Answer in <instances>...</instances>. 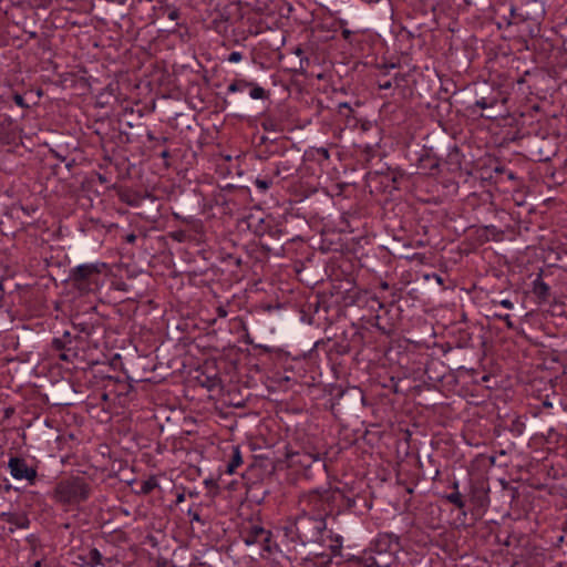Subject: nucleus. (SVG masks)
<instances>
[{"instance_id":"17","label":"nucleus","mask_w":567,"mask_h":567,"mask_svg":"<svg viewBox=\"0 0 567 567\" xmlns=\"http://www.w3.org/2000/svg\"><path fill=\"white\" fill-rule=\"evenodd\" d=\"M446 499L455 505L457 508H463L465 506V503L462 498V495L458 491L453 492L446 496Z\"/></svg>"},{"instance_id":"31","label":"nucleus","mask_w":567,"mask_h":567,"mask_svg":"<svg viewBox=\"0 0 567 567\" xmlns=\"http://www.w3.org/2000/svg\"><path fill=\"white\" fill-rule=\"evenodd\" d=\"M60 359H61V360H64V361H68V360H69V357H68V354H66V353H61V354H60Z\"/></svg>"},{"instance_id":"13","label":"nucleus","mask_w":567,"mask_h":567,"mask_svg":"<svg viewBox=\"0 0 567 567\" xmlns=\"http://www.w3.org/2000/svg\"><path fill=\"white\" fill-rule=\"evenodd\" d=\"M249 95L254 100H264L267 97V92L264 87L251 82Z\"/></svg>"},{"instance_id":"38","label":"nucleus","mask_w":567,"mask_h":567,"mask_svg":"<svg viewBox=\"0 0 567 567\" xmlns=\"http://www.w3.org/2000/svg\"><path fill=\"white\" fill-rule=\"evenodd\" d=\"M436 281L442 282L441 277H439V276H437V277H436Z\"/></svg>"},{"instance_id":"19","label":"nucleus","mask_w":567,"mask_h":567,"mask_svg":"<svg viewBox=\"0 0 567 567\" xmlns=\"http://www.w3.org/2000/svg\"><path fill=\"white\" fill-rule=\"evenodd\" d=\"M492 305L493 306L499 305V306H502V307H504L506 309H513L514 308V303L509 299H502L499 301L493 300Z\"/></svg>"},{"instance_id":"37","label":"nucleus","mask_w":567,"mask_h":567,"mask_svg":"<svg viewBox=\"0 0 567 567\" xmlns=\"http://www.w3.org/2000/svg\"><path fill=\"white\" fill-rule=\"evenodd\" d=\"M63 337L64 338H69L70 337V332H65Z\"/></svg>"},{"instance_id":"22","label":"nucleus","mask_w":567,"mask_h":567,"mask_svg":"<svg viewBox=\"0 0 567 567\" xmlns=\"http://www.w3.org/2000/svg\"><path fill=\"white\" fill-rule=\"evenodd\" d=\"M187 514L190 516L192 522H202L200 515L197 511H193L192 508H189Z\"/></svg>"},{"instance_id":"1","label":"nucleus","mask_w":567,"mask_h":567,"mask_svg":"<svg viewBox=\"0 0 567 567\" xmlns=\"http://www.w3.org/2000/svg\"><path fill=\"white\" fill-rule=\"evenodd\" d=\"M285 536L303 546L326 543L327 522L321 516L299 514L284 527Z\"/></svg>"},{"instance_id":"21","label":"nucleus","mask_w":567,"mask_h":567,"mask_svg":"<svg viewBox=\"0 0 567 567\" xmlns=\"http://www.w3.org/2000/svg\"><path fill=\"white\" fill-rule=\"evenodd\" d=\"M501 320L505 322V324H506V327L508 329H514L515 328L511 315L505 313L503 317H501Z\"/></svg>"},{"instance_id":"15","label":"nucleus","mask_w":567,"mask_h":567,"mask_svg":"<svg viewBox=\"0 0 567 567\" xmlns=\"http://www.w3.org/2000/svg\"><path fill=\"white\" fill-rule=\"evenodd\" d=\"M243 463L241 455L238 449H235L231 461L227 465V472L233 474L235 470Z\"/></svg>"},{"instance_id":"27","label":"nucleus","mask_w":567,"mask_h":567,"mask_svg":"<svg viewBox=\"0 0 567 567\" xmlns=\"http://www.w3.org/2000/svg\"><path fill=\"white\" fill-rule=\"evenodd\" d=\"M391 86H392L391 81H385V82L379 84V87L381 90H389V89H391Z\"/></svg>"},{"instance_id":"5","label":"nucleus","mask_w":567,"mask_h":567,"mask_svg":"<svg viewBox=\"0 0 567 567\" xmlns=\"http://www.w3.org/2000/svg\"><path fill=\"white\" fill-rule=\"evenodd\" d=\"M100 272V265L83 264L71 270L69 279L76 290L86 293L97 285Z\"/></svg>"},{"instance_id":"28","label":"nucleus","mask_w":567,"mask_h":567,"mask_svg":"<svg viewBox=\"0 0 567 567\" xmlns=\"http://www.w3.org/2000/svg\"><path fill=\"white\" fill-rule=\"evenodd\" d=\"M136 240V235L130 234L126 236V241L133 244Z\"/></svg>"},{"instance_id":"23","label":"nucleus","mask_w":567,"mask_h":567,"mask_svg":"<svg viewBox=\"0 0 567 567\" xmlns=\"http://www.w3.org/2000/svg\"><path fill=\"white\" fill-rule=\"evenodd\" d=\"M13 101L17 105H19L20 107H27V104L24 103V99L22 95L20 94H14L13 96Z\"/></svg>"},{"instance_id":"29","label":"nucleus","mask_w":567,"mask_h":567,"mask_svg":"<svg viewBox=\"0 0 567 567\" xmlns=\"http://www.w3.org/2000/svg\"><path fill=\"white\" fill-rule=\"evenodd\" d=\"M185 501V494L184 493H179L176 497V504H181Z\"/></svg>"},{"instance_id":"34","label":"nucleus","mask_w":567,"mask_h":567,"mask_svg":"<svg viewBox=\"0 0 567 567\" xmlns=\"http://www.w3.org/2000/svg\"><path fill=\"white\" fill-rule=\"evenodd\" d=\"M503 316H504V315H502V313H497V312H495V313L493 315V317H494V318H496V319H498V320H501V317H503Z\"/></svg>"},{"instance_id":"18","label":"nucleus","mask_w":567,"mask_h":567,"mask_svg":"<svg viewBox=\"0 0 567 567\" xmlns=\"http://www.w3.org/2000/svg\"><path fill=\"white\" fill-rule=\"evenodd\" d=\"M255 185L258 189L266 192L271 186V181L257 178Z\"/></svg>"},{"instance_id":"9","label":"nucleus","mask_w":567,"mask_h":567,"mask_svg":"<svg viewBox=\"0 0 567 567\" xmlns=\"http://www.w3.org/2000/svg\"><path fill=\"white\" fill-rule=\"evenodd\" d=\"M83 563L89 567L103 566V556L96 548H91L85 556L82 557Z\"/></svg>"},{"instance_id":"32","label":"nucleus","mask_w":567,"mask_h":567,"mask_svg":"<svg viewBox=\"0 0 567 567\" xmlns=\"http://www.w3.org/2000/svg\"><path fill=\"white\" fill-rule=\"evenodd\" d=\"M381 288H382L383 290L389 289V285H388V282H385V281H384V282H382V284H381Z\"/></svg>"},{"instance_id":"3","label":"nucleus","mask_w":567,"mask_h":567,"mask_svg":"<svg viewBox=\"0 0 567 567\" xmlns=\"http://www.w3.org/2000/svg\"><path fill=\"white\" fill-rule=\"evenodd\" d=\"M92 488L82 477H71L61 481L54 488V498L63 504H79L86 501Z\"/></svg>"},{"instance_id":"4","label":"nucleus","mask_w":567,"mask_h":567,"mask_svg":"<svg viewBox=\"0 0 567 567\" xmlns=\"http://www.w3.org/2000/svg\"><path fill=\"white\" fill-rule=\"evenodd\" d=\"M300 514L321 516L326 519L331 508V494L328 489H313L299 497Z\"/></svg>"},{"instance_id":"14","label":"nucleus","mask_w":567,"mask_h":567,"mask_svg":"<svg viewBox=\"0 0 567 567\" xmlns=\"http://www.w3.org/2000/svg\"><path fill=\"white\" fill-rule=\"evenodd\" d=\"M250 85H251V82H249L247 80H237V81H234L233 83H230L228 85L227 90H228V92L235 93V92L244 91V90L248 89Z\"/></svg>"},{"instance_id":"20","label":"nucleus","mask_w":567,"mask_h":567,"mask_svg":"<svg viewBox=\"0 0 567 567\" xmlns=\"http://www.w3.org/2000/svg\"><path fill=\"white\" fill-rule=\"evenodd\" d=\"M241 60H243V54L238 51H233L228 56V61L231 63H238Z\"/></svg>"},{"instance_id":"6","label":"nucleus","mask_w":567,"mask_h":567,"mask_svg":"<svg viewBox=\"0 0 567 567\" xmlns=\"http://www.w3.org/2000/svg\"><path fill=\"white\" fill-rule=\"evenodd\" d=\"M10 474L14 480H25L33 484L37 478V468L29 466L27 461L21 457H10L8 462Z\"/></svg>"},{"instance_id":"11","label":"nucleus","mask_w":567,"mask_h":567,"mask_svg":"<svg viewBox=\"0 0 567 567\" xmlns=\"http://www.w3.org/2000/svg\"><path fill=\"white\" fill-rule=\"evenodd\" d=\"M330 544L328 545L332 555L338 556L341 554L342 549V538L339 535L333 536L330 532L329 534Z\"/></svg>"},{"instance_id":"10","label":"nucleus","mask_w":567,"mask_h":567,"mask_svg":"<svg viewBox=\"0 0 567 567\" xmlns=\"http://www.w3.org/2000/svg\"><path fill=\"white\" fill-rule=\"evenodd\" d=\"M533 291H534L535 295H537L542 299H546L548 297L549 287H548V285L545 281H543L540 276H538L533 281Z\"/></svg>"},{"instance_id":"8","label":"nucleus","mask_w":567,"mask_h":567,"mask_svg":"<svg viewBox=\"0 0 567 567\" xmlns=\"http://www.w3.org/2000/svg\"><path fill=\"white\" fill-rule=\"evenodd\" d=\"M0 517L3 522L13 525L17 528H27L29 526V519L22 513H1Z\"/></svg>"},{"instance_id":"33","label":"nucleus","mask_w":567,"mask_h":567,"mask_svg":"<svg viewBox=\"0 0 567 567\" xmlns=\"http://www.w3.org/2000/svg\"><path fill=\"white\" fill-rule=\"evenodd\" d=\"M453 489H454V492L458 491V482L457 481H455L453 483Z\"/></svg>"},{"instance_id":"12","label":"nucleus","mask_w":567,"mask_h":567,"mask_svg":"<svg viewBox=\"0 0 567 567\" xmlns=\"http://www.w3.org/2000/svg\"><path fill=\"white\" fill-rule=\"evenodd\" d=\"M158 486L157 480L155 477H150L146 481L141 483L140 493L143 495L150 494L154 488Z\"/></svg>"},{"instance_id":"7","label":"nucleus","mask_w":567,"mask_h":567,"mask_svg":"<svg viewBox=\"0 0 567 567\" xmlns=\"http://www.w3.org/2000/svg\"><path fill=\"white\" fill-rule=\"evenodd\" d=\"M271 533L266 530L260 525H251L246 529V535L244 537V542L247 546L255 545L259 540L264 543H270Z\"/></svg>"},{"instance_id":"39","label":"nucleus","mask_w":567,"mask_h":567,"mask_svg":"<svg viewBox=\"0 0 567 567\" xmlns=\"http://www.w3.org/2000/svg\"><path fill=\"white\" fill-rule=\"evenodd\" d=\"M34 566H35V567H40V561H37V563L34 564Z\"/></svg>"},{"instance_id":"36","label":"nucleus","mask_w":567,"mask_h":567,"mask_svg":"<svg viewBox=\"0 0 567 567\" xmlns=\"http://www.w3.org/2000/svg\"><path fill=\"white\" fill-rule=\"evenodd\" d=\"M162 156H163V157H167V156H168V152H167V151H164V152L162 153Z\"/></svg>"},{"instance_id":"25","label":"nucleus","mask_w":567,"mask_h":567,"mask_svg":"<svg viewBox=\"0 0 567 567\" xmlns=\"http://www.w3.org/2000/svg\"><path fill=\"white\" fill-rule=\"evenodd\" d=\"M53 344L56 349H62L65 346L63 339H54Z\"/></svg>"},{"instance_id":"35","label":"nucleus","mask_w":567,"mask_h":567,"mask_svg":"<svg viewBox=\"0 0 567 567\" xmlns=\"http://www.w3.org/2000/svg\"><path fill=\"white\" fill-rule=\"evenodd\" d=\"M265 549H266V550H268V551H270V545H269V543H265Z\"/></svg>"},{"instance_id":"16","label":"nucleus","mask_w":567,"mask_h":567,"mask_svg":"<svg viewBox=\"0 0 567 567\" xmlns=\"http://www.w3.org/2000/svg\"><path fill=\"white\" fill-rule=\"evenodd\" d=\"M496 103H497L496 97H484L483 96V97L476 100L475 105L482 110H485V109L495 106Z\"/></svg>"},{"instance_id":"26","label":"nucleus","mask_w":567,"mask_h":567,"mask_svg":"<svg viewBox=\"0 0 567 567\" xmlns=\"http://www.w3.org/2000/svg\"><path fill=\"white\" fill-rule=\"evenodd\" d=\"M178 17H179V13H178V11H177V10H171V11L168 12V18H169L171 20H176V19H178Z\"/></svg>"},{"instance_id":"24","label":"nucleus","mask_w":567,"mask_h":567,"mask_svg":"<svg viewBox=\"0 0 567 567\" xmlns=\"http://www.w3.org/2000/svg\"><path fill=\"white\" fill-rule=\"evenodd\" d=\"M217 316L219 318H226L228 316V311L226 310V308L224 306H219L217 309Z\"/></svg>"},{"instance_id":"30","label":"nucleus","mask_w":567,"mask_h":567,"mask_svg":"<svg viewBox=\"0 0 567 567\" xmlns=\"http://www.w3.org/2000/svg\"><path fill=\"white\" fill-rule=\"evenodd\" d=\"M351 33H352V32H351L350 30H348V29L342 30V37H343L346 40H348V39L350 38Z\"/></svg>"},{"instance_id":"2","label":"nucleus","mask_w":567,"mask_h":567,"mask_svg":"<svg viewBox=\"0 0 567 567\" xmlns=\"http://www.w3.org/2000/svg\"><path fill=\"white\" fill-rule=\"evenodd\" d=\"M401 546L392 534H380L371 547L358 558L362 567H390L396 560Z\"/></svg>"}]
</instances>
